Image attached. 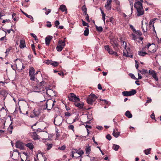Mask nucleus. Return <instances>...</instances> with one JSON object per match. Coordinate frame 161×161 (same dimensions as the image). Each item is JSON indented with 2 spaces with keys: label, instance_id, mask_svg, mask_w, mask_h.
I'll return each instance as SVG.
<instances>
[{
  "label": "nucleus",
  "instance_id": "nucleus-41",
  "mask_svg": "<svg viewBox=\"0 0 161 161\" xmlns=\"http://www.w3.org/2000/svg\"><path fill=\"white\" fill-rule=\"evenodd\" d=\"M129 75L131 77V78L133 79H134V80H137V79L135 77L134 75L133 74L130 73L129 74Z\"/></svg>",
  "mask_w": 161,
  "mask_h": 161
},
{
  "label": "nucleus",
  "instance_id": "nucleus-27",
  "mask_svg": "<svg viewBox=\"0 0 161 161\" xmlns=\"http://www.w3.org/2000/svg\"><path fill=\"white\" fill-rule=\"evenodd\" d=\"M121 48L122 47L124 48L125 49H126V48L127 47V44L126 42L124 41L121 42Z\"/></svg>",
  "mask_w": 161,
  "mask_h": 161
},
{
  "label": "nucleus",
  "instance_id": "nucleus-30",
  "mask_svg": "<svg viewBox=\"0 0 161 161\" xmlns=\"http://www.w3.org/2000/svg\"><path fill=\"white\" fill-rule=\"evenodd\" d=\"M113 136L115 137H118L120 135V132H115L114 130L113 133Z\"/></svg>",
  "mask_w": 161,
  "mask_h": 161
},
{
  "label": "nucleus",
  "instance_id": "nucleus-57",
  "mask_svg": "<svg viewBox=\"0 0 161 161\" xmlns=\"http://www.w3.org/2000/svg\"><path fill=\"white\" fill-rule=\"evenodd\" d=\"M109 20H110V21L112 23H114V21L115 20H114V18L113 17H111L109 19Z\"/></svg>",
  "mask_w": 161,
  "mask_h": 161
},
{
  "label": "nucleus",
  "instance_id": "nucleus-28",
  "mask_svg": "<svg viewBox=\"0 0 161 161\" xmlns=\"http://www.w3.org/2000/svg\"><path fill=\"white\" fill-rule=\"evenodd\" d=\"M95 26L96 29V30L99 32H101L103 30V29L102 27L101 26H99L98 27L96 25H95Z\"/></svg>",
  "mask_w": 161,
  "mask_h": 161
},
{
  "label": "nucleus",
  "instance_id": "nucleus-42",
  "mask_svg": "<svg viewBox=\"0 0 161 161\" xmlns=\"http://www.w3.org/2000/svg\"><path fill=\"white\" fill-rule=\"evenodd\" d=\"M7 132L6 133V134L8 135V134H11L12 133V130L11 129H9L8 127L7 129Z\"/></svg>",
  "mask_w": 161,
  "mask_h": 161
},
{
  "label": "nucleus",
  "instance_id": "nucleus-16",
  "mask_svg": "<svg viewBox=\"0 0 161 161\" xmlns=\"http://www.w3.org/2000/svg\"><path fill=\"white\" fill-rule=\"evenodd\" d=\"M46 85V83L44 81H42L39 82L38 84L35 86V89L36 88L40 89L43 86H45Z\"/></svg>",
  "mask_w": 161,
  "mask_h": 161
},
{
  "label": "nucleus",
  "instance_id": "nucleus-35",
  "mask_svg": "<svg viewBox=\"0 0 161 161\" xmlns=\"http://www.w3.org/2000/svg\"><path fill=\"white\" fill-rule=\"evenodd\" d=\"M86 154L88 153V155L89 154V153L91 151V147L90 146H89L88 147H87L86 148Z\"/></svg>",
  "mask_w": 161,
  "mask_h": 161
},
{
  "label": "nucleus",
  "instance_id": "nucleus-19",
  "mask_svg": "<svg viewBox=\"0 0 161 161\" xmlns=\"http://www.w3.org/2000/svg\"><path fill=\"white\" fill-rule=\"evenodd\" d=\"M140 73H142V74L144 75L147 77H149V72H148V71L147 70L143 69L142 71H140Z\"/></svg>",
  "mask_w": 161,
  "mask_h": 161
},
{
  "label": "nucleus",
  "instance_id": "nucleus-17",
  "mask_svg": "<svg viewBox=\"0 0 161 161\" xmlns=\"http://www.w3.org/2000/svg\"><path fill=\"white\" fill-rule=\"evenodd\" d=\"M53 39V36H48L45 38V43L47 46H48L50 43L51 40Z\"/></svg>",
  "mask_w": 161,
  "mask_h": 161
},
{
  "label": "nucleus",
  "instance_id": "nucleus-50",
  "mask_svg": "<svg viewBox=\"0 0 161 161\" xmlns=\"http://www.w3.org/2000/svg\"><path fill=\"white\" fill-rule=\"evenodd\" d=\"M108 52L109 54L112 55L113 54L114 51L112 49H110Z\"/></svg>",
  "mask_w": 161,
  "mask_h": 161
},
{
  "label": "nucleus",
  "instance_id": "nucleus-46",
  "mask_svg": "<svg viewBox=\"0 0 161 161\" xmlns=\"http://www.w3.org/2000/svg\"><path fill=\"white\" fill-rule=\"evenodd\" d=\"M59 22L58 20H56L54 22V24L55 26L57 27L58 25H59Z\"/></svg>",
  "mask_w": 161,
  "mask_h": 161
},
{
  "label": "nucleus",
  "instance_id": "nucleus-11",
  "mask_svg": "<svg viewBox=\"0 0 161 161\" xmlns=\"http://www.w3.org/2000/svg\"><path fill=\"white\" fill-rule=\"evenodd\" d=\"M149 75H151L156 81L158 80L157 74L155 71L153 69H150L149 70Z\"/></svg>",
  "mask_w": 161,
  "mask_h": 161
},
{
  "label": "nucleus",
  "instance_id": "nucleus-13",
  "mask_svg": "<svg viewBox=\"0 0 161 161\" xmlns=\"http://www.w3.org/2000/svg\"><path fill=\"white\" fill-rule=\"evenodd\" d=\"M25 144L24 143L20 142H17L16 143L15 147L21 150L25 149Z\"/></svg>",
  "mask_w": 161,
  "mask_h": 161
},
{
  "label": "nucleus",
  "instance_id": "nucleus-56",
  "mask_svg": "<svg viewBox=\"0 0 161 161\" xmlns=\"http://www.w3.org/2000/svg\"><path fill=\"white\" fill-rule=\"evenodd\" d=\"M64 114L65 116L67 117L70 116L71 115V114L69 112H65Z\"/></svg>",
  "mask_w": 161,
  "mask_h": 161
},
{
  "label": "nucleus",
  "instance_id": "nucleus-21",
  "mask_svg": "<svg viewBox=\"0 0 161 161\" xmlns=\"http://www.w3.org/2000/svg\"><path fill=\"white\" fill-rule=\"evenodd\" d=\"M20 44L19 45V47L21 48H24L25 46V40H21L20 41Z\"/></svg>",
  "mask_w": 161,
  "mask_h": 161
},
{
  "label": "nucleus",
  "instance_id": "nucleus-43",
  "mask_svg": "<svg viewBox=\"0 0 161 161\" xmlns=\"http://www.w3.org/2000/svg\"><path fill=\"white\" fill-rule=\"evenodd\" d=\"M66 148V146L65 145H63L61 147H58V149L61 150H64Z\"/></svg>",
  "mask_w": 161,
  "mask_h": 161
},
{
  "label": "nucleus",
  "instance_id": "nucleus-55",
  "mask_svg": "<svg viewBox=\"0 0 161 161\" xmlns=\"http://www.w3.org/2000/svg\"><path fill=\"white\" fill-rule=\"evenodd\" d=\"M51 11V9H48L47 11L45 12V14L46 15H48Z\"/></svg>",
  "mask_w": 161,
  "mask_h": 161
},
{
  "label": "nucleus",
  "instance_id": "nucleus-29",
  "mask_svg": "<svg viewBox=\"0 0 161 161\" xmlns=\"http://www.w3.org/2000/svg\"><path fill=\"white\" fill-rule=\"evenodd\" d=\"M82 10L83 11V14L85 15L87 14V8L85 5L82 6L81 8Z\"/></svg>",
  "mask_w": 161,
  "mask_h": 161
},
{
  "label": "nucleus",
  "instance_id": "nucleus-8",
  "mask_svg": "<svg viewBox=\"0 0 161 161\" xmlns=\"http://www.w3.org/2000/svg\"><path fill=\"white\" fill-rule=\"evenodd\" d=\"M110 43L115 51H118L119 50L118 48L119 44L115 39H111Z\"/></svg>",
  "mask_w": 161,
  "mask_h": 161
},
{
  "label": "nucleus",
  "instance_id": "nucleus-45",
  "mask_svg": "<svg viewBox=\"0 0 161 161\" xmlns=\"http://www.w3.org/2000/svg\"><path fill=\"white\" fill-rule=\"evenodd\" d=\"M82 24L83 25V26H86L87 27H89V26L88 25V24L85 21H84L83 20H82Z\"/></svg>",
  "mask_w": 161,
  "mask_h": 161
},
{
  "label": "nucleus",
  "instance_id": "nucleus-63",
  "mask_svg": "<svg viewBox=\"0 0 161 161\" xmlns=\"http://www.w3.org/2000/svg\"><path fill=\"white\" fill-rule=\"evenodd\" d=\"M58 74L60 76H64V73L62 72V71H60L58 73Z\"/></svg>",
  "mask_w": 161,
  "mask_h": 161
},
{
  "label": "nucleus",
  "instance_id": "nucleus-7",
  "mask_svg": "<svg viewBox=\"0 0 161 161\" xmlns=\"http://www.w3.org/2000/svg\"><path fill=\"white\" fill-rule=\"evenodd\" d=\"M136 93V91L135 89H132L130 91H123L122 94L124 96H130L134 95Z\"/></svg>",
  "mask_w": 161,
  "mask_h": 161
},
{
  "label": "nucleus",
  "instance_id": "nucleus-44",
  "mask_svg": "<svg viewBox=\"0 0 161 161\" xmlns=\"http://www.w3.org/2000/svg\"><path fill=\"white\" fill-rule=\"evenodd\" d=\"M136 33L139 36H141L142 35V32L140 30L137 31Z\"/></svg>",
  "mask_w": 161,
  "mask_h": 161
},
{
  "label": "nucleus",
  "instance_id": "nucleus-40",
  "mask_svg": "<svg viewBox=\"0 0 161 161\" xmlns=\"http://www.w3.org/2000/svg\"><path fill=\"white\" fill-rule=\"evenodd\" d=\"M12 48L11 47H9L6 50L5 53L6 54H8L9 53V52H10L12 49Z\"/></svg>",
  "mask_w": 161,
  "mask_h": 161
},
{
  "label": "nucleus",
  "instance_id": "nucleus-26",
  "mask_svg": "<svg viewBox=\"0 0 161 161\" xmlns=\"http://www.w3.org/2000/svg\"><path fill=\"white\" fill-rule=\"evenodd\" d=\"M138 54L141 56H144L148 53L145 52L138 51Z\"/></svg>",
  "mask_w": 161,
  "mask_h": 161
},
{
  "label": "nucleus",
  "instance_id": "nucleus-5",
  "mask_svg": "<svg viewBox=\"0 0 161 161\" xmlns=\"http://www.w3.org/2000/svg\"><path fill=\"white\" fill-rule=\"evenodd\" d=\"M156 19L155 18L151 20L149 22V27L150 31H153V33L154 34V33L155 34H156V32L155 29V27L154 26V21Z\"/></svg>",
  "mask_w": 161,
  "mask_h": 161
},
{
  "label": "nucleus",
  "instance_id": "nucleus-14",
  "mask_svg": "<svg viewBox=\"0 0 161 161\" xmlns=\"http://www.w3.org/2000/svg\"><path fill=\"white\" fill-rule=\"evenodd\" d=\"M79 102H75L74 104L78 108L80 109H87L89 110L90 109V108H85V107H84V103H79Z\"/></svg>",
  "mask_w": 161,
  "mask_h": 161
},
{
  "label": "nucleus",
  "instance_id": "nucleus-25",
  "mask_svg": "<svg viewBox=\"0 0 161 161\" xmlns=\"http://www.w3.org/2000/svg\"><path fill=\"white\" fill-rule=\"evenodd\" d=\"M125 116L129 118L132 117V115L129 111H127L125 113Z\"/></svg>",
  "mask_w": 161,
  "mask_h": 161
},
{
  "label": "nucleus",
  "instance_id": "nucleus-23",
  "mask_svg": "<svg viewBox=\"0 0 161 161\" xmlns=\"http://www.w3.org/2000/svg\"><path fill=\"white\" fill-rule=\"evenodd\" d=\"M123 55L126 57H128L130 58H132L133 55L130 53H129L127 51L126 53H125L124 51L123 52Z\"/></svg>",
  "mask_w": 161,
  "mask_h": 161
},
{
  "label": "nucleus",
  "instance_id": "nucleus-38",
  "mask_svg": "<svg viewBox=\"0 0 161 161\" xmlns=\"http://www.w3.org/2000/svg\"><path fill=\"white\" fill-rule=\"evenodd\" d=\"M132 36V39L134 40H136V39L138 38L137 36L134 34L132 33L131 34Z\"/></svg>",
  "mask_w": 161,
  "mask_h": 161
},
{
  "label": "nucleus",
  "instance_id": "nucleus-51",
  "mask_svg": "<svg viewBox=\"0 0 161 161\" xmlns=\"http://www.w3.org/2000/svg\"><path fill=\"white\" fill-rule=\"evenodd\" d=\"M120 5H117L116 7V9L117 11L120 12Z\"/></svg>",
  "mask_w": 161,
  "mask_h": 161
},
{
  "label": "nucleus",
  "instance_id": "nucleus-49",
  "mask_svg": "<svg viewBox=\"0 0 161 161\" xmlns=\"http://www.w3.org/2000/svg\"><path fill=\"white\" fill-rule=\"evenodd\" d=\"M21 65H22V67L21 69V70H23L25 69L26 67V64H23L22 63H21Z\"/></svg>",
  "mask_w": 161,
  "mask_h": 161
},
{
  "label": "nucleus",
  "instance_id": "nucleus-22",
  "mask_svg": "<svg viewBox=\"0 0 161 161\" xmlns=\"http://www.w3.org/2000/svg\"><path fill=\"white\" fill-rule=\"evenodd\" d=\"M22 13L24 14V15H25L27 17L30 19H31V20L32 21V22H34L33 21V18L32 17V16L30 15H28L26 13H25L23 11L21 10Z\"/></svg>",
  "mask_w": 161,
  "mask_h": 161
},
{
  "label": "nucleus",
  "instance_id": "nucleus-2",
  "mask_svg": "<svg viewBox=\"0 0 161 161\" xmlns=\"http://www.w3.org/2000/svg\"><path fill=\"white\" fill-rule=\"evenodd\" d=\"M35 70L33 67H30L29 69V75L30 80L32 81H35L37 79L35 77Z\"/></svg>",
  "mask_w": 161,
  "mask_h": 161
},
{
  "label": "nucleus",
  "instance_id": "nucleus-58",
  "mask_svg": "<svg viewBox=\"0 0 161 161\" xmlns=\"http://www.w3.org/2000/svg\"><path fill=\"white\" fill-rule=\"evenodd\" d=\"M31 47L33 51L35 52V46L33 44H32L31 45Z\"/></svg>",
  "mask_w": 161,
  "mask_h": 161
},
{
  "label": "nucleus",
  "instance_id": "nucleus-37",
  "mask_svg": "<svg viewBox=\"0 0 161 161\" xmlns=\"http://www.w3.org/2000/svg\"><path fill=\"white\" fill-rule=\"evenodd\" d=\"M119 147V146L117 145H114L113 146V149L115 151H117Z\"/></svg>",
  "mask_w": 161,
  "mask_h": 161
},
{
  "label": "nucleus",
  "instance_id": "nucleus-33",
  "mask_svg": "<svg viewBox=\"0 0 161 161\" xmlns=\"http://www.w3.org/2000/svg\"><path fill=\"white\" fill-rule=\"evenodd\" d=\"M89 29L88 28H86V29L84 31V35L86 36H87L89 34Z\"/></svg>",
  "mask_w": 161,
  "mask_h": 161
},
{
  "label": "nucleus",
  "instance_id": "nucleus-31",
  "mask_svg": "<svg viewBox=\"0 0 161 161\" xmlns=\"http://www.w3.org/2000/svg\"><path fill=\"white\" fill-rule=\"evenodd\" d=\"M47 148H46V149L47 150H49L53 147V144L52 143L51 144H49V143H47Z\"/></svg>",
  "mask_w": 161,
  "mask_h": 161
},
{
  "label": "nucleus",
  "instance_id": "nucleus-4",
  "mask_svg": "<svg viewBox=\"0 0 161 161\" xmlns=\"http://www.w3.org/2000/svg\"><path fill=\"white\" fill-rule=\"evenodd\" d=\"M97 98V97L94 94H91L87 98L86 102L88 104L92 105Z\"/></svg>",
  "mask_w": 161,
  "mask_h": 161
},
{
  "label": "nucleus",
  "instance_id": "nucleus-62",
  "mask_svg": "<svg viewBox=\"0 0 161 161\" xmlns=\"http://www.w3.org/2000/svg\"><path fill=\"white\" fill-rule=\"evenodd\" d=\"M147 100L146 103H150L152 102V99L150 98H149L148 97L147 98Z\"/></svg>",
  "mask_w": 161,
  "mask_h": 161
},
{
  "label": "nucleus",
  "instance_id": "nucleus-32",
  "mask_svg": "<svg viewBox=\"0 0 161 161\" xmlns=\"http://www.w3.org/2000/svg\"><path fill=\"white\" fill-rule=\"evenodd\" d=\"M75 151L76 153H78L80 156L82 155L84 153V152L82 150H79L76 149Z\"/></svg>",
  "mask_w": 161,
  "mask_h": 161
},
{
  "label": "nucleus",
  "instance_id": "nucleus-12",
  "mask_svg": "<svg viewBox=\"0 0 161 161\" xmlns=\"http://www.w3.org/2000/svg\"><path fill=\"white\" fill-rule=\"evenodd\" d=\"M62 119L61 117H56L54 119V122L55 125L60 126L62 122Z\"/></svg>",
  "mask_w": 161,
  "mask_h": 161
},
{
  "label": "nucleus",
  "instance_id": "nucleus-15",
  "mask_svg": "<svg viewBox=\"0 0 161 161\" xmlns=\"http://www.w3.org/2000/svg\"><path fill=\"white\" fill-rule=\"evenodd\" d=\"M112 1V0H108L105 5V7L108 10H110L111 9Z\"/></svg>",
  "mask_w": 161,
  "mask_h": 161
},
{
  "label": "nucleus",
  "instance_id": "nucleus-54",
  "mask_svg": "<svg viewBox=\"0 0 161 161\" xmlns=\"http://www.w3.org/2000/svg\"><path fill=\"white\" fill-rule=\"evenodd\" d=\"M8 128L9 129H11L12 130L13 129L14 127L12 125V122H11V124H10Z\"/></svg>",
  "mask_w": 161,
  "mask_h": 161
},
{
  "label": "nucleus",
  "instance_id": "nucleus-52",
  "mask_svg": "<svg viewBox=\"0 0 161 161\" xmlns=\"http://www.w3.org/2000/svg\"><path fill=\"white\" fill-rule=\"evenodd\" d=\"M68 128L69 129L72 130L73 131L74 128V126L73 125H70L68 126Z\"/></svg>",
  "mask_w": 161,
  "mask_h": 161
},
{
  "label": "nucleus",
  "instance_id": "nucleus-18",
  "mask_svg": "<svg viewBox=\"0 0 161 161\" xmlns=\"http://www.w3.org/2000/svg\"><path fill=\"white\" fill-rule=\"evenodd\" d=\"M59 9L62 12H65V14L67 13V9L66 6L64 5H61L60 6Z\"/></svg>",
  "mask_w": 161,
  "mask_h": 161
},
{
  "label": "nucleus",
  "instance_id": "nucleus-10",
  "mask_svg": "<svg viewBox=\"0 0 161 161\" xmlns=\"http://www.w3.org/2000/svg\"><path fill=\"white\" fill-rule=\"evenodd\" d=\"M56 103L55 101L49 100L46 102V108L48 110H50L54 105V103Z\"/></svg>",
  "mask_w": 161,
  "mask_h": 161
},
{
  "label": "nucleus",
  "instance_id": "nucleus-3",
  "mask_svg": "<svg viewBox=\"0 0 161 161\" xmlns=\"http://www.w3.org/2000/svg\"><path fill=\"white\" fill-rule=\"evenodd\" d=\"M69 100L70 101L74 102H80V99L77 97L76 95L73 93H71L69 94L68 97Z\"/></svg>",
  "mask_w": 161,
  "mask_h": 161
},
{
  "label": "nucleus",
  "instance_id": "nucleus-64",
  "mask_svg": "<svg viewBox=\"0 0 161 161\" xmlns=\"http://www.w3.org/2000/svg\"><path fill=\"white\" fill-rule=\"evenodd\" d=\"M86 128V129H88V128H91L92 127L90 125H86L85 126Z\"/></svg>",
  "mask_w": 161,
  "mask_h": 161
},
{
  "label": "nucleus",
  "instance_id": "nucleus-36",
  "mask_svg": "<svg viewBox=\"0 0 161 161\" xmlns=\"http://www.w3.org/2000/svg\"><path fill=\"white\" fill-rule=\"evenodd\" d=\"M151 148L147 149L144 150V152L146 154L148 155L150 153Z\"/></svg>",
  "mask_w": 161,
  "mask_h": 161
},
{
  "label": "nucleus",
  "instance_id": "nucleus-20",
  "mask_svg": "<svg viewBox=\"0 0 161 161\" xmlns=\"http://www.w3.org/2000/svg\"><path fill=\"white\" fill-rule=\"evenodd\" d=\"M25 146L29 148L31 150H33L34 148V146L33 144L31 142H29L26 144H25Z\"/></svg>",
  "mask_w": 161,
  "mask_h": 161
},
{
  "label": "nucleus",
  "instance_id": "nucleus-47",
  "mask_svg": "<svg viewBox=\"0 0 161 161\" xmlns=\"http://www.w3.org/2000/svg\"><path fill=\"white\" fill-rule=\"evenodd\" d=\"M106 138L108 140H110L112 138V137L110 134H108L106 136Z\"/></svg>",
  "mask_w": 161,
  "mask_h": 161
},
{
  "label": "nucleus",
  "instance_id": "nucleus-61",
  "mask_svg": "<svg viewBox=\"0 0 161 161\" xmlns=\"http://www.w3.org/2000/svg\"><path fill=\"white\" fill-rule=\"evenodd\" d=\"M86 19L87 20V21L88 22H90V20H89V16H88V14H86Z\"/></svg>",
  "mask_w": 161,
  "mask_h": 161
},
{
  "label": "nucleus",
  "instance_id": "nucleus-48",
  "mask_svg": "<svg viewBox=\"0 0 161 161\" xmlns=\"http://www.w3.org/2000/svg\"><path fill=\"white\" fill-rule=\"evenodd\" d=\"M47 24L46 26L48 27H51L52 26L51 22L49 21H47Z\"/></svg>",
  "mask_w": 161,
  "mask_h": 161
},
{
  "label": "nucleus",
  "instance_id": "nucleus-53",
  "mask_svg": "<svg viewBox=\"0 0 161 161\" xmlns=\"http://www.w3.org/2000/svg\"><path fill=\"white\" fill-rule=\"evenodd\" d=\"M105 48L108 51L109 50L110 48H109V46L108 45H106L105 46Z\"/></svg>",
  "mask_w": 161,
  "mask_h": 161
},
{
  "label": "nucleus",
  "instance_id": "nucleus-34",
  "mask_svg": "<svg viewBox=\"0 0 161 161\" xmlns=\"http://www.w3.org/2000/svg\"><path fill=\"white\" fill-rule=\"evenodd\" d=\"M30 34L34 38L35 40L36 41V42H38V41L37 36L35 34L33 33H31Z\"/></svg>",
  "mask_w": 161,
  "mask_h": 161
},
{
  "label": "nucleus",
  "instance_id": "nucleus-39",
  "mask_svg": "<svg viewBox=\"0 0 161 161\" xmlns=\"http://www.w3.org/2000/svg\"><path fill=\"white\" fill-rule=\"evenodd\" d=\"M59 64V63L57 62H52L51 65L55 67L57 66Z\"/></svg>",
  "mask_w": 161,
  "mask_h": 161
},
{
  "label": "nucleus",
  "instance_id": "nucleus-6",
  "mask_svg": "<svg viewBox=\"0 0 161 161\" xmlns=\"http://www.w3.org/2000/svg\"><path fill=\"white\" fill-rule=\"evenodd\" d=\"M65 45V41H63L59 40L58 42V44L56 47V49L58 51H61Z\"/></svg>",
  "mask_w": 161,
  "mask_h": 161
},
{
  "label": "nucleus",
  "instance_id": "nucleus-59",
  "mask_svg": "<svg viewBox=\"0 0 161 161\" xmlns=\"http://www.w3.org/2000/svg\"><path fill=\"white\" fill-rule=\"evenodd\" d=\"M151 118L153 119H155V114L154 113H153L151 115Z\"/></svg>",
  "mask_w": 161,
  "mask_h": 161
},
{
  "label": "nucleus",
  "instance_id": "nucleus-1",
  "mask_svg": "<svg viewBox=\"0 0 161 161\" xmlns=\"http://www.w3.org/2000/svg\"><path fill=\"white\" fill-rule=\"evenodd\" d=\"M143 0H136L134 4V8L136 10V15L138 16L143 14L144 11L142 6Z\"/></svg>",
  "mask_w": 161,
  "mask_h": 161
},
{
  "label": "nucleus",
  "instance_id": "nucleus-60",
  "mask_svg": "<svg viewBox=\"0 0 161 161\" xmlns=\"http://www.w3.org/2000/svg\"><path fill=\"white\" fill-rule=\"evenodd\" d=\"M151 44L149 43L148 44H147V45H146L145 46V47H146V48H147L148 50L149 49V47L151 45Z\"/></svg>",
  "mask_w": 161,
  "mask_h": 161
},
{
  "label": "nucleus",
  "instance_id": "nucleus-24",
  "mask_svg": "<svg viewBox=\"0 0 161 161\" xmlns=\"http://www.w3.org/2000/svg\"><path fill=\"white\" fill-rule=\"evenodd\" d=\"M39 136L36 133H34L32 135V138L35 140L39 139Z\"/></svg>",
  "mask_w": 161,
  "mask_h": 161
},
{
  "label": "nucleus",
  "instance_id": "nucleus-9",
  "mask_svg": "<svg viewBox=\"0 0 161 161\" xmlns=\"http://www.w3.org/2000/svg\"><path fill=\"white\" fill-rule=\"evenodd\" d=\"M41 114V113L40 110L38 109H35L33 112L31 113L30 116L31 118L39 117Z\"/></svg>",
  "mask_w": 161,
  "mask_h": 161
}]
</instances>
